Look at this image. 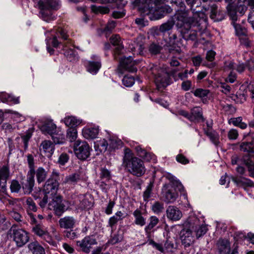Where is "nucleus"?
Listing matches in <instances>:
<instances>
[{"instance_id": "obj_26", "label": "nucleus", "mask_w": 254, "mask_h": 254, "mask_svg": "<svg viewBox=\"0 0 254 254\" xmlns=\"http://www.w3.org/2000/svg\"><path fill=\"white\" fill-rule=\"evenodd\" d=\"M55 149L54 144L50 140L42 141L40 146V150L43 151L48 157H50L54 153Z\"/></svg>"}, {"instance_id": "obj_53", "label": "nucleus", "mask_w": 254, "mask_h": 254, "mask_svg": "<svg viewBox=\"0 0 254 254\" xmlns=\"http://www.w3.org/2000/svg\"><path fill=\"white\" fill-rule=\"evenodd\" d=\"M162 50V47L161 46L154 43L151 44L148 48L149 53L154 55L159 54Z\"/></svg>"}, {"instance_id": "obj_10", "label": "nucleus", "mask_w": 254, "mask_h": 254, "mask_svg": "<svg viewBox=\"0 0 254 254\" xmlns=\"http://www.w3.org/2000/svg\"><path fill=\"white\" fill-rule=\"evenodd\" d=\"M49 209H53L55 214L60 216L65 210V206L63 202L61 195L53 197L52 201L49 203Z\"/></svg>"}, {"instance_id": "obj_35", "label": "nucleus", "mask_w": 254, "mask_h": 254, "mask_svg": "<svg viewBox=\"0 0 254 254\" xmlns=\"http://www.w3.org/2000/svg\"><path fill=\"white\" fill-rule=\"evenodd\" d=\"M133 215L135 218L134 223L140 226H143L146 224L145 218L142 215L141 211L137 209L133 213Z\"/></svg>"}, {"instance_id": "obj_32", "label": "nucleus", "mask_w": 254, "mask_h": 254, "mask_svg": "<svg viewBox=\"0 0 254 254\" xmlns=\"http://www.w3.org/2000/svg\"><path fill=\"white\" fill-rule=\"evenodd\" d=\"M99 133L97 127H90L84 128L82 130L83 136L87 139H93L97 137Z\"/></svg>"}, {"instance_id": "obj_61", "label": "nucleus", "mask_w": 254, "mask_h": 254, "mask_svg": "<svg viewBox=\"0 0 254 254\" xmlns=\"http://www.w3.org/2000/svg\"><path fill=\"white\" fill-rule=\"evenodd\" d=\"M9 223L6 220V218L4 216H0V230H5L9 227Z\"/></svg>"}, {"instance_id": "obj_45", "label": "nucleus", "mask_w": 254, "mask_h": 254, "mask_svg": "<svg viewBox=\"0 0 254 254\" xmlns=\"http://www.w3.org/2000/svg\"><path fill=\"white\" fill-rule=\"evenodd\" d=\"M232 24L235 29L236 34L238 36H246L247 35V29L239 24L233 22Z\"/></svg>"}, {"instance_id": "obj_36", "label": "nucleus", "mask_w": 254, "mask_h": 254, "mask_svg": "<svg viewBox=\"0 0 254 254\" xmlns=\"http://www.w3.org/2000/svg\"><path fill=\"white\" fill-rule=\"evenodd\" d=\"M51 137L56 144H62L65 142L64 135L60 131H56L51 135Z\"/></svg>"}, {"instance_id": "obj_64", "label": "nucleus", "mask_w": 254, "mask_h": 254, "mask_svg": "<svg viewBox=\"0 0 254 254\" xmlns=\"http://www.w3.org/2000/svg\"><path fill=\"white\" fill-rule=\"evenodd\" d=\"M31 133L28 132L25 135L21 136L22 141L24 144V149L26 150L28 146V142L30 138L31 137Z\"/></svg>"}, {"instance_id": "obj_21", "label": "nucleus", "mask_w": 254, "mask_h": 254, "mask_svg": "<svg viewBox=\"0 0 254 254\" xmlns=\"http://www.w3.org/2000/svg\"><path fill=\"white\" fill-rule=\"evenodd\" d=\"M202 115V109L199 107H194L190 110V121L194 123L204 122Z\"/></svg>"}, {"instance_id": "obj_6", "label": "nucleus", "mask_w": 254, "mask_h": 254, "mask_svg": "<svg viewBox=\"0 0 254 254\" xmlns=\"http://www.w3.org/2000/svg\"><path fill=\"white\" fill-rule=\"evenodd\" d=\"M59 174L53 171L50 178L46 181L43 188V190L46 194L51 192V194H56L59 187Z\"/></svg>"}, {"instance_id": "obj_51", "label": "nucleus", "mask_w": 254, "mask_h": 254, "mask_svg": "<svg viewBox=\"0 0 254 254\" xmlns=\"http://www.w3.org/2000/svg\"><path fill=\"white\" fill-rule=\"evenodd\" d=\"M91 8L92 11L96 13L106 14L109 13L110 11L108 7L103 6L92 5Z\"/></svg>"}, {"instance_id": "obj_55", "label": "nucleus", "mask_w": 254, "mask_h": 254, "mask_svg": "<svg viewBox=\"0 0 254 254\" xmlns=\"http://www.w3.org/2000/svg\"><path fill=\"white\" fill-rule=\"evenodd\" d=\"M25 204L27 205V208L28 210L36 212L37 210L36 203L34 202L32 198L28 197L26 198Z\"/></svg>"}, {"instance_id": "obj_3", "label": "nucleus", "mask_w": 254, "mask_h": 254, "mask_svg": "<svg viewBox=\"0 0 254 254\" xmlns=\"http://www.w3.org/2000/svg\"><path fill=\"white\" fill-rule=\"evenodd\" d=\"M123 164L129 173L136 177H141L145 172L143 162L138 157L134 156L129 149L125 150Z\"/></svg>"}, {"instance_id": "obj_18", "label": "nucleus", "mask_w": 254, "mask_h": 254, "mask_svg": "<svg viewBox=\"0 0 254 254\" xmlns=\"http://www.w3.org/2000/svg\"><path fill=\"white\" fill-rule=\"evenodd\" d=\"M216 246L219 254H228L230 252V244L227 240L219 239Z\"/></svg>"}, {"instance_id": "obj_39", "label": "nucleus", "mask_w": 254, "mask_h": 254, "mask_svg": "<svg viewBox=\"0 0 254 254\" xmlns=\"http://www.w3.org/2000/svg\"><path fill=\"white\" fill-rule=\"evenodd\" d=\"M27 157V162L29 168V171L28 172V174H32L35 175V163L34 156L31 154H28L26 155Z\"/></svg>"}, {"instance_id": "obj_50", "label": "nucleus", "mask_w": 254, "mask_h": 254, "mask_svg": "<svg viewBox=\"0 0 254 254\" xmlns=\"http://www.w3.org/2000/svg\"><path fill=\"white\" fill-rule=\"evenodd\" d=\"M77 132L75 127H70L67 130L66 138L70 142L75 141L77 138Z\"/></svg>"}, {"instance_id": "obj_9", "label": "nucleus", "mask_w": 254, "mask_h": 254, "mask_svg": "<svg viewBox=\"0 0 254 254\" xmlns=\"http://www.w3.org/2000/svg\"><path fill=\"white\" fill-rule=\"evenodd\" d=\"M178 194L171 184H165L162 189V199L167 203L174 202L177 198Z\"/></svg>"}, {"instance_id": "obj_58", "label": "nucleus", "mask_w": 254, "mask_h": 254, "mask_svg": "<svg viewBox=\"0 0 254 254\" xmlns=\"http://www.w3.org/2000/svg\"><path fill=\"white\" fill-rule=\"evenodd\" d=\"M163 246L164 247V254L172 252L174 249V243L169 240H167Z\"/></svg>"}, {"instance_id": "obj_17", "label": "nucleus", "mask_w": 254, "mask_h": 254, "mask_svg": "<svg viewBox=\"0 0 254 254\" xmlns=\"http://www.w3.org/2000/svg\"><path fill=\"white\" fill-rule=\"evenodd\" d=\"M210 18L214 21H220L224 18V12L216 4L210 6Z\"/></svg>"}, {"instance_id": "obj_30", "label": "nucleus", "mask_w": 254, "mask_h": 254, "mask_svg": "<svg viewBox=\"0 0 254 254\" xmlns=\"http://www.w3.org/2000/svg\"><path fill=\"white\" fill-rule=\"evenodd\" d=\"M28 248L32 254H45L44 248L37 241L29 244Z\"/></svg>"}, {"instance_id": "obj_25", "label": "nucleus", "mask_w": 254, "mask_h": 254, "mask_svg": "<svg viewBox=\"0 0 254 254\" xmlns=\"http://www.w3.org/2000/svg\"><path fill=\"white\" fill-rule=\"evenodd\" d=\"M35 175L28 174L26 183L22 184V188L25 193L30 194L33 190L35 185Z\"/></svg>"}, {"instance_id": "obj_52", "label": "nucleus", "mask_w": 254, "mask_h": 254, "mask_svg": "<svg viewBox=\"0 0 254 254\" xmlns=\"http://www.w3.org/2000/svg\"><path fill=\"white\" fill-rule=\"evenodd\" d=\"M152 210L157 214L162 213L164 210V204L159 201H156L152 205Z\"/></svg>"}, {"instance_id": "obj_33", "label": "nucleus", "mask_w": 254, "mask_h": 254, "mask_svg": "<svg viewBox=\"0 0 254 254\" xmlns=\"http://www.w3.org/2000/svg\"><path fill=\"white\" fill-rule=\"evenodd\" d=\"M35 175L37 182L40 184L45 181L48 175V171H46L43 167H40L36 170H35Z\"/></svg>"}, {"instance_id": "obj_8", "label": "nucleus", "mask_w": 254, "mask_h": 254, "mask_svg": "<svg viewBox=\"0 0 254 254\" xmlns=\"http://www.w3.org/2000/svg\"><path fill=\"white\" fill-rule=\"evenodd\" d=\"M91 148L85 141L77 140L74 145V150L77 157L80 160H85L90 154Z\"/></svg>"}, {"instance_id": "obj_22", "label": "nucleus", "mask_w": 254, "mask_h": 254, "mask_svg": "<svg viewBox=\"0 0 254 254\" xmlns=\"http://www.w3.org/2000/svg\"><path fill=\"white\" fill-rule=\"evenodd\" d=\"M75 223V219L72 216H65L61 218L59 221L60 227L65 229H72Z\"/></svg>"}, {"instance_id": "obj_57", "label": "nucleus", "mask_w": 254, "mask_h": 254, "mask_svg": "<svg viewBox=\"0 0 254 254\" xmlns=\"http://www.w3.org/2000/svg\"><path fill=\"white\" fill-rule=\"evenodd\" d=\"M154 182L150 181L147 186L145 190L143 192V198L145 201L147 200L150 197L153 187Z\"/></svg>"}, {"instance_id": "obj_46", "label": "nucleus", "mask_w": 254, "mask_h": 254, "mask_svg": "<svg viewBox=\"0 0 254 254\" xmlns=\"http://www.w3.org/2000/svg\"><path fill=\"white\" fill-rule=\"evenodd\" d=\"M229 123L232 124L234 126L239 127L242 129H245L247 127L246 124L242 122V118L241 117L231 119L229 121Z\"/></svg>"}, {"instance_id": "obj_41", "label": "nucleus", "mask_w": 254, "mask_h": 254, "mask_svg": "<svg viewBox=\"0 0 254 254\" xmlns=\"http://www.w3.org/2000/svg\"><path fill=\"white\" fill-rule=\"evenodd\" d=\"M124 238V234L122 231H118L117 233L112 236L108 241V243L111 245H115L122 242Z\"/></svg>"}, {"instance_id": "obj_27", "label": "nucleus", "mask_w": 254, "mask_h": 254, "mask_svg": "<svg viewBox=\"0 0 254 254\" xmlns=\"http://www.w3.org/2000/svg\"><path fill=\"white\" fill-rule=\"evenodd\" d=\"M240 149L241 151L247 152L250 158L254 156V141L251 142H243L240 145Z\"/></svg>"}, {"instance_id": "obj_29", "label": "nucleus", "mask_w": 254, "mask_h": 254, "mask_svg": "<svg viewBox=\"0 0 254 254\" xmlns=\"http://www.w3.org/2000/svg\"><path fill=\"white\" fill-rule=\"evenodd\" d=\"M204 132L214 145L216 146L219 145L220 144L219 135L216 131L208 128V129H204Z\"/></svg>"}, {"instance_id": "obj_16", "label": "nucleus", "mask_w": 254, "mask_h": 254, "mask_svg": "<svg viewBox=\"0 0 254 254\" xmlns=\"http://www.w3.org/2000/svg\"><path fill=\"white\" fill-rule=\"evenodd\" d=\"M167 218L172 221H176L181 219L183 214L181 211L176 206L170 205L166 211Z\"/></svg>"}, {"instance_id": "obj_43", "label": "nucleus", "mask_w": 254, "mask_h": 254, "mask_svg": "<svg viewBox=\"0 0 254 254\" xmlns=\"http://www.w3.org/2000/svg\"><path fill=\"white\" fill-rule=\"evenodd\" d=\"M232 181L237 185H245L248 187L254 186V182L251 180L242 177H232Z\"/></svg>"}, {"instance_id": "obj_11", "label": "nucleus", "mask_w": 254, "mask_h": 254, "mask_svg": "<svg viewBox=\"0 0 254 254\" xmlns=\"http://www.w3.org/2000/svg\"><path fill=\"white\" fill-rule=\"evenodd\" d=\"M96 244V239L91 236H86L81 241L76 242V245L79 248V250L86 254L89 253L92 246Z\"/></svg>"}, {"instance_id": "obj_62", "label": "nucleus", "mask_w": 254, "mask_h": 254, "mask_svg": "<svg viewBox=\"0 0 254 254\" xmlns=\"http://www.w3.org/2000/svg\"><path fill=\"white\" fill-rule=\"evenodd\" d=\"M209 93L208 90L199 88L194 91V95L196 97L202 98L207 96Z\"/></svg>"}, {"instance_id": "obj_4", "label": "nucleus", "mask_w": 254, "mask_h": 254, "mask_svg": "<svg viewBox=\"0 0 254 254\" xmlns=\"http://www.w3.org/2000/svg\"><path fill=\"white\" fill-rule=\"evenodd\" d=\"M37 5L40 9V14L43 19L50 22L55 19L51 10H58L61 7V2L60 0H40Z\"/></svg>"}, {"instance_id": "obj_28", "label": "nucleus", "mask_w": 254, "mask_h": 254, "mask_svg": "<svg viewBox=\"0 0 254 254\" xmlns=\"http://www.w3.org/2000/svg\"><path fill=\"white\" fill-rule=\"evenodd\" d=\"M95 61H89L87 65V69L88 71L92 73L96 74L101 66V63L100 60L95 59L96 56H94Z\"/></svg>"}, {"instance_id": "obj_31", "label": "nucleus", "mask_w": 254, "mask_h": 254, "mask_svg": "<svg viewBox=\"0 0 254 254\" xmlns=\"http://www.w3.org/2000/svg\"><path fill=\"white\" fill-rule=\"evenodd\" d=\"M41 130L42 132L47 133L51 136L57 131V127L52 121H48L41 126Z\"/></svg>"}, {"instance_id": "obj_24", "label": "nucleus", "mask_w": 254, "mask_h": 254, "mask_svg": "<svg viewBox=\"0 0 254 254\" xmlns=\"http://www.w3.org/2000/svg\"><path fill=\"white\" fill-rule=\"evenodd\" d=\"M149 223L145 227L144 231L147 237L150 238L152 232H154V228L159 222V219L155 216H152L149 219Z\"/></svg>"}, {"instance_id": "obj_5", "label": "nucleus", "mask_w": 254, "mask_h": 254, "mask_svg": "<svg viewBox=\"0 0 254 254\" xmlns=\"http://www.w3.org/2000/svg\"><path fill=\"white\" fill-rule=\"evenodd\" d=\"M9 232L18 247L23 246L29 241L28 233L22 229L17 228L16 226L13 225L9 229Z\"/></svg>"}, {"instance_id": "obj_15", "label": "nucleus", "mask_w": 254, "mask_h": 254, "mask_svg": "<svg viewBox=\"0 0 254 254\" xmlns=\"http://www.w3.org/2000/svg\"><path fill=\"white\" fill-rule=\"evenodd\" d=\"M53 32L55 33V34L53 36V38L52 39L50 38V40H52V45L54 47L57 48L59 44L62 43L61 41H59L58 38L63 40L67 39L68 36L64 30L62 28H59L54 29L53 30Z\"/></svg>"}, {"instance_id": "obj_38", "label": "nucleus", "mask_w": 254, "mask_h": 254, "mask_svg": "<svg viewBox=\"0 0 254 254\" xmlns=\"http://www.w3.org/2000/svg\"><path fill=\"white\" fill-rule=\"evenodd\" d=\"M243 161L244 162V165L248 168L250 176L254 178V162L252 160L250 156L245 157V159H243Z\"/></svg>"}, {"instance_id": "obj_47", "label": "nucleus", "mask_w": 254, "mask_h": 254, "mask_svg": "<svg viewBox=\"0 0 254 254\" xmlns=\"http://www.w3.org/2000/svg\"><path fill=\"white\" fill-rule=\"evenodd\" d=\"M6 98H7L8 101L12 102L14 104H18L19 103V97H15L4 93H0V99L2 102H6Z\"/></svg>"}, {"instance_id": "obj_48", "label": "nucleus", "mask_w": 254, "mask_h": 254, "mask_svg": "<svg viewBox=\"0 0 254 254\" xmlns=\"http://www.w3.org/2000/svg\"><path fill=\"white\" fill-rule=\"evenodd\" d=\"M172 3L179 7L180 10L183 12V13L179 12V13L183 14L184 16H187L188 14L189 10H187V6L182 0H172Z\"/></svg>"}, {"instance_id": "obj_7", "label": "nucleus", "mask_w": 254, "mask_h": 254, "mask_svg": "<svg viewBox=\"0 0 254 254\" xmlns=\"http://www.w3.org/2000/svg\"><path fill=\"white\" fill-rule=\"evenodd\" d=\"M32 232L43 240L52 246L56 245L52 236L48 232L47 228L41 224L34 225L32 228Z\"/></svg>"}, {"instance_id": "obj_63", "label": "nucleus", "mask_w": 254, "mask_h": 254, "mask_svg": "<svg viewBox=\"0 0 254 254\" xmlns=\"http://www.w3.org/2000/svg\"><path fill=\"white\" fill-rule=\"evenodd\" d=\"M64 54L67 59L70 62L73 61L75 60V54L73 50L70 49H67L65 51Z\"/></svg>"}, {"instance_id": "obj_19", "label": "nucleus", "mask_w": 254, "mask_h": 254, "mask_svg": "<svg viewBox=\"0 0 254 254\" xmlns=\"http://www.w3.org/2000/svg\"><path fill=\"white\" fill-rule=\"evenodd\" d=\"M9 177V168L7 165H3L0 168V187L2 189L5 188L7 181Z\"/></svg>"}, {"instance_id": "obj_49", "label": "nucleus", "mask_w": 254, "mask_h": 254, "mask_svg": "<svg viewBox=\"0 0 254 254\" xmlns=\"http://www.w3.org/2000/svg\"><path fill=\"white\" fill-rule=\"evenodd\" d=\"M112 178L111 172L106 168L100 169V178L105 182H109Z\"/></svg>"}, {"instance_id": "obj_37", "label": "nucleus", "mask_w": 254, "mask_h": 254, "mask_svg": "<svg viewBox=\"0 0 254 254\" xmlns=\"http://www.w3.org/2000/svg\"><path fill=\"white\" fill-rule=\"evenodd\" d=\"M186 4L189 7L188 9L187 10H189V11H191L192 13V15L191 17H195L196 18H198V16H195V14H199V13H205L204 12L201 11H197L196 9L194 7V5L196 3L197 0H185Z\"/></svg>"}, {"instance_id": "obj_2", "label": "nucleus", "mask_w": 254, "mask_h": 254, "mask_svg": "<svg viewBox=\"0 0 254 254\" xmlns=\"http://www.w3.org/2000/svg\"><path fill=\"white\" fill-rule=\"evenodd\" d=\"M144 4L143 10L151 20H156L171 13L173 9L169 5H160L161 0H140Z\"/></svg>"}, {"instance_id": "obj_12", "label": "nucleus", "mask_w": 254, "mask_h": 254, "mask_svg": "<svg viewBox=\"0 0 254 254\" xmlns=\"http://www.w3.org/2000/svg\"><path fill=\"white\" fill-rule=\"evenodd\" d=\"M136 62L133 60L131 57L121 58L120 59V66L119 70L121 73H123V69L129 72H135L137 71V68L135 66Z\"/></svg>"}, {"instance_id": "obj_14", "label": "nucleus", "mask_w": 254, "mask_h": 254, "mask_svg": "<svg viewBox=\"0 0 254 254\" xmlns=\"http://www.w3.org/2000/svg\"><path fill=\"white\" fill-rule=\"evenodd\" d=\"M192 231L190 225L189 228H184L180 233L182 243L185 247H190L193 243L194 239L192 236Z\"/></svg>"}, {"instance_id": "obj_56", "label": "nucleus", "mask_w": 254, "mask_h": 254, "mask_svg": "<svg viewBox=\"0 0 254 254\" xmlns=\"http://www.w3.org/2000/svg\"><path fill=\"white\" fill-rule=\"evenodd\" d=\"M21 186L19 184L18 181L16 180H13L11 182L10 189L12 192L18 193L19 192Z\"/></svg>"}, {"instance_id": "obj_59", "label": "nucleus", "mask_w": 254, "mask_h": 254, "mask_svg": "<svg viewBox=\"0 0 254 254\" xmlns=\"http://www.w3.org/2000/svg\"><path fill=\"white\" fill-rule=\"evenodd\" d=\"M123 83L127 87L131 86L134 83V79L133 76L126 75L124 77Z\"/></svg>"}, {"instance_id": "obj_13", "label": "nucleus", "mask_w": 254, "mask_h": 254, "mask_svg": "<svg viewBox=\"0 0 254 254\" xmlns=\"http://www.w3.org/2000/svg\"><path fill=\"white\" fill-rule=\"evenodd\" d=\"M111 44L116 46L114 52V57L116 60L120 59L119 56L123 53L124 46L121 37L119 35H112L110 38Z\"/></svg>"}, {"instance_id": "obj_34", "label": "nucleus", "mask_w": 254, "mask_h": 254, "mask_svg": "<svg viewBox=\"0 0 254 254\" xmlns=\"http://www.w3.org/2000/svg\"><path fill=\"white\" fill-rule=\"evenodd\" d=\"M81 180L80 174L79 173H75L66 176L63 183L70 185H75Z\"/></svg>"}, {"instance_id": "obj_40", "label": "nucleus", "mask_w": 254, "mask_h": 254, "mask_svg": "<svg viewBox=\"0 0 254 254\" xmlns=\"http://www.w3.org/2000/svg\"><path fill=\"white\" fill-rule=\"evenodd\" d=\"M227 12L232 22H235L237 20L238 16L237 14V10L234 5L232 4H228L226 7Z\"/></svg>"}, {"instance_id": "obj_42", "label": "nucleus", "mask_w": 254, "mask_h": 254, "mask_svg": "<svg viewBox=\"0 0 254 254\" xmlns=\"http://www.w3.org/2000/svg\"><path fill=\"white\" fill-rule=\"evenodd\" d=\"M64 123L66 126H71V127H73L79 125L81 121L76 119L75 117L70 116L64 118Z\"/></svg>"}, {"instance_id": "obj_54", "label": "nucleus", "mask_w": 254, "mask_h": 254, "mask_svg": "<svg viewBox=\"0 0 254 254\" xmlns=\"http://www.w3.org/2000/svg\"><path fill=\"white\" fill-rule=\"evenodd\" d=\"M249 155H244L241 157L239 156L237 154H235L233 155L231 157V163L232 165H242L244 164V162L243 161V159L245 157H248Z\"/></svg>"}, {"instance_id": "obj_23", "label": "nucleus", "mask_w": 254, "mask_h": 254, "mask_svg": "<svg viewBox=\"0 0 254 254\" xmlns=\"http://www.w3.org/2000/svg\"><path fill=\"white\" fill-rule=\"evenodd\" d=\"M155 82L157 88L159 91L163 90L169 84L168 76L166 75L163 76L160 73L155 77Z\"/></svg>"}, {"instance_id": "obj_60", "label": "nucleus", "mask_w": 254, "mask_h": 254, "mask_svg": "<svg viewBox=\"0 0 254 254\" xmlns=\"http://www.w3.org/2000/svg\"><path fill=\"white\" fill-rule=\"evenodd\" d=\"M91 206L92 203L85 198H83L79 204V208L81 209H88Z\"/></svg>"}, {"instance_id": "obj_20", "label": "nucleus", "mask_w": 254, "mask_h": 254, "mask_svg": "<svg viewBox=\"0 0 254 254\" xmlns=\"http://www.w3.org/2000/svg\"><path fill=\"white\" fill-rule=\"evenodd\" d=\"M190 228L192 231H194L195 233L196 237L199 238L204 235L207 231V228L206 226L199 225V220L195 218L193 220V222L190 223Z\"/></svg>"}, {"instance_id": "obj_44", "label": "nucleus", "mask_w": 254, "mask_h": 254, "mask_svg": "<svg viewBox=\"0 0 254 254\" xmlns=\"http://www.w3.org/2000/svg\"><path fill=\"white\" fill-rule=\"evenodd\" d=\"M175 24V22L173 20H168L165 23L162 24L159 28L160 32L162 33H165L171 30Z\"/></svg>"}, {"instance_id": "obj_1", "label": "nucleus", "mask_w": 254, "mask_h": 254, "mask_svg": "<svg viewBox=\"0 0 254 254\" xmlns=\"http://www.w3.org/2000/svg\"><path fill=\"white\" fill-rule=\"evenodd\" d=\"M195 15L198 18L187 17L182 13H177L175 15L176 26L181 36L186 41H194L197 39V31L191 29L192 26L200 29L206 26L207 17L205 13H200Z\"/></svg>"}]
</instances>
